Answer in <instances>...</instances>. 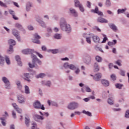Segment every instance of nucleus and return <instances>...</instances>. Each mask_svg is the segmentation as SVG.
<instances>
[{
  "label": "nucleus",
  "mask_w": 129,
  "mask_h": 129,
  "mask_svg": "<svg viewBox=\"0 0 129 129\" xmlns=\"http://www.w3.org/2000/svg\"><path fill=\"white\" fill-rule=\"evenodd\" d=\"M22 53L25 55H28L29 54H31V57L32 58V64L29 63L28 65L30 68H35V67H37V63L38 65H42V61L41 60L39 59L37 56L34 54V50L32 49H24L22 50Z\"/></svg>",
  "instance_id": "1"
},
{
  "label": "nucleus",
  "mask_w": 129,
  "mask_h": 129,
  "mask_svg": "<svg viewBox=\"0 0 129 129\" xmlns=\"http://www.w3.org/2000/svg\"><path fill=\"white\" fill-rule=\"evenodd\" d=\"M60 26L62 31H65L67 33L71 32V27L68 24L64 18H61L60 21Z\"/></svg>",
  "instance_id": "2"
},
{
  "label": "nucleus",
  "mask_w": 129,
  "mask_h": 129,
  "mask_svg": "<svg viewBox=\"0 0 129 129\" xmlns=\"http://www.w3.org/2000/svg\"><path fill=\"white\" fill-rule=\"evenodd\" d=\"M79 106V104L76 102H72L69 104L68 105V109H70L71 110H74V109H76V108H78Z\"/></svg>",
  "instance_id": "3"
},
{
  "label": "nucleus",
  "mask_w": 129,
  "mask_h": 129,
  "mask_svg": "<svg viewBox=\"0 0 129 129\" xmlns=\"http://www.w3.org/2000/svg\"><path fill=\"white\" fill-rule=\"evenodd\" d=\"M33 106L34 108L45 110V107H44V105H41V103L39 101H36L33 104Z\"/></svg>",
  "instance_id": "4"
},
{
  "label": "nucleus",
  "mask_w": 129,
  "mask_h": 129,
  "mask_svg": "<svg viewBox=\"0 0 129 129\" xmlns=\"http://www.w3.org/2000/svg\"><path fill=\"white\" fill-rule=\"evenodd\" d=\"M9 44H10V48L8 50V54H11L14 52V49H13V46H15L16 45V41L13 39H10L9 40Z\"/></svg>",
  "instance_id": "5"
},
{
  "label": "nucleus",
  "mask_w": 129,
  "mask_h": 129,
  "mask_svg": "<svg viewBox=\"0 0 129 129\" xmlns=\"http://www.w3.org/2000/svg\"><path fill=\"white\" fill-rule=\"evenodd\" d=\"M2 80L3 82H4L6 85V88L7 89H10L11 88V85L10 84V81H9V79L4 77L3 78Z\"/></svg>",
  "instance_id": "6"
},
{
  "label": "nucleus",
  "mask_w": 129,
  "mask_h": 129,
  "mask_svg": "<svg viewBox=\"0 0 129 129\" xmlns=\"http://www.w3.org/2000/svg\"><path fill=\"white\" fill-rule=\"evenodd\" d=\"M90 76H92V77H93V79L95 81H99V80L101 79L102 75L100 73H98L96 75H95L94 76L92 75H90Z\"/></svg>",
  "instance_id": "7"
},
{
  "label": "nucleus",
  "mask_w": 129,
  "mask_h": 129,
  "mask_svg": "<svg viewBox=\"0 0 129 129\" xmlns=\"http://www.w3.org/2000/svg\"><path fill=\"white\" fill-rule=\"evenodd\" d=\"M12 33L18 41H21V38H20V34H19V32H18V31H17V30L13 29Z\"/></svg>",
  "instance_id": "8"
},
{
  "label": "nucleus",
  "mask_w": 129,
  "mask_h": 129,
  "mask_svg": "<svg viewBox=\"0 0 129 129\" xmlns=\"http://www.w3.org/2000/svg\"><path fill=\"white\" fill-rule=\"evenodd\" d=\"M18 102L19 103H25L26 99L24 97V96L20 95L18 96Z\"/></svg>",
  "instance_id": "9"
},
{
  "label": "nucleus",
  "mask_w": 129,
  "mask_h": 129,
  "mask_svg": "<svg viewBox=\"0 0 129 129\" xmlns=\"http://www.w3.org/2000/svg\"><path fill=\"white\" fill-rule=\"evenodd\" d=\"M92 38L94 43H96V44H98V43H100V38H99V37L94 35L92 36Z\"/></svg>",
  "instance_id": "10"
},
{
  "label": "nucleus",
  "mask_w": 129,
  "mask_h": 129,
  "mask_svg": "<svg viewBox=\"0 0 129 129\" xmlns=\"http://www.w3.org/2000/svg\"><path fill=\"white\" fill-rule=\"evenodd\" d=\"M12 105L13 106V107H14V108L15 109H16L17 112H18V113H22V110L21 109V108H19V107L18 106V105H17V104L16 103H13Z\"/></svg>",
  "instance_id": "11"
},
{
  "label": "nucleus",
  "mask_w": 129,
  "mask_h": 129,
  "mask_svg": "<svg viewBox=\"0 0 129 129\" xmlns=\"http://www.w3.org/2000/svg\"><path fill=\"white\" fill-rule=\"evenodd\" d=\"M70 11L71 14H72L74 17H78V14L77 13V12H76V11L75 9L71 8L70 9Z\"/></svg>",
  "instance_id": "12"
},
{
  "label": "nucleus",
  "mask_w": 129,
  "mask_h": 129,
  "mask_svg": "<svg viewBox=\"0 0 129 129\" xmlns=\"http://www.w3.org/2000/svg\"><path fill=\"white\" fill-rule=\"evenodd\" d=\"M101 83L104 86H109V82L106 80H102Z\"/></svg>",
  "instance_id": "13"
},
{
  "label": "nucleus",
  "mask_w": 129,
  "mask_h": 129,
  "mask_svg": "<svg viewBox=\"0 0 129 129\" xmlns=\"http://www.w3.org/2000/svg\"><path fill=\"white\" fill-rule=\"evenodd\" d=\"M85 62L86 63V64H89L91 61V57L89 55L85 56Z\"/></svg>",
  "instance_id": "14"
},
{
  "label": "nucleus",
  "mask_w": 129,
  "mask_h": 129,
  "mask_svg": "<svg viewBox=\"0 0 129 129\" xmlns=\"http://www.w3.org/2000/svg\"><path fill=\"white\" fill-rule=\"evenodd\" d=\"M98 22H99V23H108V21L106 19L102 18L101 17H99L98 18Z\"/></svg>",
  "instance_id": "15"
},
{
  "label": "nucleus",
  "mask_w": 129,
  "mask_h": 129,
  "mask_svg": "<svg viewBox=\"0 0 129 129\" xmlns=\"http://www.w3.org/2000/svg\"><path fill=\"white\" fill-rule=\"evenodd\" d=\"M85 91L87 92H91V89H90L88 87H84L82 88V92H85Z\"/></svg>",
  "instance_id": "16"
},
{
  "label": "nucleus",
  "mask_w": 129,
  "mask_h": 129,
  "mask_svg": "<svg viewBox=\"0 0 129 129\" xmlns=\"http://www.w3.org/2000/svg\"><path fill=\"white\" fill-rule=\"evenodd\" d=\"M16 60L18 62V64L19 66H22L23 64L22 63V61H21V57H20V56H16Z\"/></svg>",
  "instance_id": "17"
},
{
  "label": "nucleus",
  "mask_w": 129,
  "mask_h": 129,
  "mask_svg": "<svg viewBox=\"0 0 129 129\" xmlns=\"http://www.w3.org/2000/svg\"><path fill=\"white\" fill-rule=\"evenodd\" d=\"M24 79H25V80H26V81H28V82H30V81H31L30 80V77H31L30 76V74H28V73H26V74H24Z\"/></svg>",
  "instance_id": "18"
},
{
  "label": "nucleus",
  "mask_w": 129,
  "mask_h": 129,
  "mask_svg": "<svg viewBox=\"0 0 129 129\" xmlns=\"http://www.w3.org/2000/svg\"><path fill=\"white\" fill-rule=\"evenodd\" d=\"M109 26L110 29H112V30H113V31H114V32H116V31H117V28H116V26L115 25H114V24H111Z\"/></svg>",
  "instance_id": "19"
},
{
  "label": "nucleus",
  "mask_w": 129,
  "mask_h": 129,
  "mask_svg": "<svg viewBox=\"0 0 129 129\" xmlns=\"http://www.w3.org/2000/svg\"><path fill=\"white\" fill-rule=\"evenodd\" d=\"M94 67V71L96 72L99 71V67L98 66V64L97 63H95Z\"/></svg>",
  "instance_id": "20"
},
{
  "label": "nucleus",
  "mask_w": 129,
  "mask_h": 129,
  "mask_svg": "<svg viewBox=\"0 0 129 129\" xmlns=\"http://www.w3.org/2000/svg\"><path fill=\"white\" fill-rule=\"evenodd\" d=\"M89 35V36L86 37V42L88 43V44H91V35L90 34Z\"/></svg>",
  "instance_id": "21"
},
{
  "label": "nucleus",
  "mask_w": 129,
  "mask_h": 129,
  "mask_svg": "<svg viewBox=\"0 0 129 129\" xmlns=\"http://www.w3.org/2000/svg\"><path fill=\"white\" fill-rule=\"evenodd\" d=\"M31 7H32V4L31 3L28 2L26 5V11H27V12L30 11Z\"/></svg>",
  "instance_id": "22"
},
{
  "label": "nucleus",
  "mask_w": 129,
  "mask_h": 129,
  "mask_svg": "<svg viewBox=\"0 0 129 129\" xmlns=\"http://www.w3.org/2000/svg\"><path fill=\"white\" fill-rule=\"evenodd\" d=\"M74 2H75V7H76L77 8H79V6H81L82 5L80 4V2H79V1H78V0H74Z\"/></svg>",
  "instance_id": "23"
},
{
  "label": "nucleus",
  "mask_w": 129,
  "mask_h": 129,
  "mask_svg": "<svg viewBox=\"0 0 129 129\" xmlns=\"http://www.w3.org/2000/svg\"><path fill=\"white\" fill-rule=\"evenodd\" d=\"M29 123H30V118L29 117H25V124L29 126Z\"/></svg>",
  "instance_id": "24"
},
{
  "label": "nucleus",
  "mask_w": 129,
  "mask_h": 129,
  "mask_svg": "<svg viewBox=\"0 0 129 129\" xmlns=\"http://www.w3.org/2000/svg\"><path fill=\"white\" fill-rule=\"evenodd\" d=\"M5 60L6 61L7 64H8V65H10V64H11V60H10V58L7 55L5 56Z\"/></svg>",
  "instance_id": "25"
},
{
  "label": "nucleus",
  "mask_w": 129,
  "mask_h": 129,
  "mask_svg": "<svg viewBox=\"0 0 129 129\" xmlns=\"http://www.w3.org/2000/svg\"><path fill=\"white\" fill-rule=\"evenodd\" d=\"M25 93H26V94H29V93H30V88L29 87H28V86H25Z\"/></svg>",
  "instance_id": "26"
},
{
  "label": "nucleus",
  "mask_w": 129,
  "mask_h": 129,
  "mask_svg": "<svg viewBox=\"0 0 129 129\" xmlns=\"http://www.w3.org/2000/svg\"><path fill=\"white\" fill-rule=\"evenodd\" d=\"M95 59L97 62H101L102 61V57L98 55L96 56Z\"/></svg>",
  "instance_id": "27"
},
{
  "label": "nucleus",
  "mask_w": 129,
  "mask_h": 129,
  "mask_svg": "<svg viewBox=\"0 0 129 129\" xmlns=\"http://www.w3.org/2000/svg\"><path fill=\"white\" fill-rule=\"evenodd\" d=\"M82 112L83 113H84L85 114L88 115V116H92V115L91 114V113H90V112L86 111L85 110H84Z\"/></svg>",
  "instance_id": "28"
},
{
  "label": "nucleus",
  "mask_w": 129,
  "mask_h": 129,
  "mask_svg": "<svg viewBox=\"0 0 129 129\" xmlns=\"http://www.w3.org/2000/svg\"><path fill=\"white\" fill-rule=\"evenodd\" d=\"M116 88L118 89H121L122 87L123 86V85L120 84H115Z\"/></svg>",
  "instance_id": "29"
},
{
  "label": "nucleus",
  "mask_w": 129,
  "mask_h": 129,
  "mask_svg": "<svg viewBox=\"0 0 129 129\" xmlns=\"http://www.w3.org/2000/svg\"><path fill=\"white\" fill-rule=\"evenodd\" d=\"M36 118L37 119H41V120H43L44 119V117H43L42 116H40L39 115H35V120H36Z\"/></svg>",
  "instance_id": "30"
},
{
  "label": "nucleus",
  "mask_w": 129,
  "mask_h": 129,
  "mask_svg": "<svg viewBox=\"0 0 129 129\" xmlns=\"http://www.w3.org/2000/svg\"><path fill=\"white\" fill-rule=\"evenodd\" d=\"M46 76V75L45 74H40L38 76L36 77L37 78H43V77H45Z\"/></svg>",
  "instance_id": "31"
},
{
  "label": "nucleus",
  "mask_w": 129,
  "mask_h": 129,
  "mask_svg": "<svg viewBox=\"0 0 129 129\" xmlns=\"http://www.w3.org/2000/svg\"><path fill=\"white\" fill-rule=\"evenodd\" d=\"M125 11H126V9H119L117 11V13L118 14H122V13H124V12H125Z\"/></svg>",
  "instance_id": "32"
},
{
  "label": "nucleus",
  "mask_w": 129,
  "mask_h": 129,
  "mask_svg": "<svg viewBox=\"0 0 129 129\" xmlns=\"http://www.w3.org/2000/svg\"><path fill=\"white\" fill-rule=\"evenodd\" d=\"M0 119L2 120V124H3V125H4V126H6V122L5 121H6V119L4 117H1L0 118Z\"/></svg>",
  "instance_id": "33"
},
{
  "label": "nucleus",
  "mask_w": 129,
  "mask_h": 129,
  "mask_svg": "<svg viewBox=\"0 0 129 129\" xmlns=\"http://www.w3.org/2000/svg\"><path fill=\"white\" fill-rule=\"evenodd\" d=\"M110 78L112 80H113V81L116 80V76H115V75L114 74H112L110 76Z\"/></svg>",
  "instance_id": "34"
},
{
  "label": "nucleus",
  "mask_w": 129,
  "mask_h": 129,
  "mask_svg": "<svg viewBox=\"0 0 129 129\" xmlns=\"http://www.w3.org/2000/svg\"><path fill=\"white\" fill-rule=\"evenodd\" d=\"M0 6L1 7H3V8H8L7 4L4 3L3 2L0 1Z\"/></svg>",
  "instance_id": "35"
},
{
  "label": "nucleus",
  "mask_w": 129,
  "mask_h": 129,
  "mask_svg": "<svg viewBox=\"0 0 129 129\" xmlns=\"http://www.w3.org/2000/svg\"><path fill=\"white\" fill-rule=\"evenodd\" d=\"M69 68L71 69V70H75V69H76V67L73 64H70Z\"/></svg>",
  "instance_id": "36"
},
{
  "label": "nucleus",
  "mask_w": 129,
  "mask_h": 129,
  "mask_svg": "<svg viewBox=\"0 0 129 129\" xmlns=\"http://www.w3.org/2000/svg\"><path fill=\"white\" fill-rule=\"evenodd\" d=\"M54 38L55 39H60L61 38V35L59 34H56L54 35Z\"/></svg>",
  "instance_id": "37"
},
{
  "label": "nucleus",
  "mask_w": 129,
  "mask_h": 129,
  "mask_svg": "<svg viewBox=\"0 0 129 129\" xmlns=\"http://www.w3.org/2000/svg\"><path fill=\"white\" fill-rule=\"evenodd\" d=\"M105 5L107 7H110L111 3H110V0H106Z\"/></svg>",
  "instance_id": "38"
},
{
  "label": "nucleus",
  "mask_w": 129,
  "mask_h": 129,
  "mask_svg": "<svg viewBox=\"0 0 129 129\" xmlns=\"http://www.w3.org/2000/svg\"><path fill=\"white\" fill-rule=\"evenodd\" d=\"M32 125H33L31 129H37V124L36 122H32Z\"/></svg>",
  "instance_id": "39"
},
{
  "label": "nucleus",
  "mask_w": 129,
  "mask_h": 129,
  "mask_svg": "<svg viewBox=\"0 0 129 129\" xmlns=\"http://www.w3.org/2000/svg\"><path fill=\"white\" fill-rule=\"evenodd\" d=\"M16 84L19 88V89H21L22 88V85L21 84L20 82H17Z\"/></svg>",
  "instance_id": "40"
},
{
  "label": "nucleus",
  "mask_w": 129,
  "mask_h": 129,
  "mask_svg": "<svg viewBox=\"0 0 129 129\" xmlns=\"http://www.w3.org/2000/svg\"><path fill=\"white\" fill-rule=\"evenodd\" d=\"M108 103L109 104H110V105H112V104H113V101H112V100H111V99L109 98L108 99Z\"/></svg>",
  "instance_id": "41"
},
{
  "label": "nucleus",
  "mask_w": 129,
  "mask_h": 129,
  "mask_svg": "<svg viewBox=\"0 0 129 129\" xmlns=\"http://www.w3.org/2000/svg\"><path fill=\"white\" fill-rule=\"evenodd\" d=\"M15 26L18 29H22V25L19 23H16Z\"/></svg>",
  "instance_id": "42"
},
{
  "label": "nucleus",
  "mask_w": 129,
  "mask_h": 129,
  "mask_svg": "<svg viewBox=\"0 0 129 129\" xmlns=\"http://www.w3.org/2000/svg\"><path fill=\"white\" fill-rule=\"evenodd\" d=\"M115 63L117 64L118 66H121V61L120 60H117Z\"/></svg>",
  "instance_id": "43"
},
{
  "label": "nucleus",
  "mask_w": 129,
  "mask_h": 129,
  "mask_svg": "<svg viewBox=\"0 0 129 129\" xmlns=\"http://www.w3.org/2000/svg\"><path fill=\"white\" fill-rule=\"evenodd\" d=\"M79 8L81 12H82V13H83V12H84V8L82 6V5H79Z\"/></svg>",
  "instance_id": "44"
},
{
  "label": "nucleus",
  "mask_w": 129,
  "mask_h": 129,
  "mask_svg": "<svg viewBox=\"0 0 129 129\" xmlns=\"http://www.w3.org/2000/svg\"><path fill=\"white\" fill-rule=\"evenodd\" d=\"M125 117H126V118H129V110H127L125 114Z\"/></svg>",
  "instance_id": "45"
},
{
  "label": "nucleus",
  "mask_w": 129,
  "mask_h": 129,
  "mask_svg": "<svg viewBox=\"0 0 129 129\" xmlns=\"http://www.w3.org/2000/svg\"><path fill=\"white\" fill-rule=\"evenodd\" d=\"M99 10H98V7H96L95 9V10H93V12L95 13V14H97V13H98L99 12Z\"/></svg>",
  "instance_id": "46"
},
{
  "label": "nucleus",
  "mask_w": 129,
  "mask_h": 129,
  "mask_svg": "<svg viewBox=\"0 0 129 129\" xmlns=\"http://www.w3.org/2000/svg\"><path fill=\"white\" fill-rule=\"evenodd\" d=\"M34 38H35V39H41V37L39 35H38V34H37V33H35V34H34Z\"/></svg>",
  "instance_id": "47"
},
{
  "label": "nucleus",
  "mask_w": 129,
  "mask_h": 129,
  "mask_svg": "<svg viewBox=\"0 0 129 129\" xmlns=\"http://www.w3.org/2000/svg\"><path fill=\"white\" fill-rule=\"evenodd\" d=\"M5 61V57L0 55V64Z\"/></svg>",
  "instance_id": "48"
},
{
  "label": "nucleus",
  "mask_w": 129,
  "mask_h": 129,
  "mask_svg": "<svg viewBox=\"0 0 129 129\" xmlns=\"http://www.w3.org/2000/svg\"><path fill=\"white\" fill-rule=\"evenodd\" d=\"M51 52L52 54H57V53H58L59 51L58 50V49H53V50H51Z\"/></svg>",
  "instance_id": "49"
},
{
  "label": "nucleus",
  "mask_w": 129,
  "mask_h": 129,
  "mask_svg": "<svg viewBox=\"0 0 129 129\" xmlns=\"http://www.w3.org/2000/svg\"><path fill=\"white\" fill-rule=\"evenodd\" d=\"M33 42L35 43L36 44H40V40L38 39H33Z\"/></svg>",
  "instance_id": "50"
},
{
  "label": "nucleus",
  "mask_w": 129,
  "mask_h": 129,
  "mask_svg": "<svg viewBox=\"0 0 129 129\" xmlns=\"http://www.w3.org/2000/svg\"><path fill=\"white\" fill-rule=\"evenodd\" d=\"M87 7H88V8H89V9L91 8V3H90V2L88 1L87 2Z\"/></svg>",
  "instance_id": "51"
},
{
  "label": "nucleus",
  "mask_w": 129,
  "mask_h": 129,
  "mask_svg": "<svg viewBox=\"0 0 129 129\" xmlns=\"http://www.w3.org/2000/svg\"><path fill=\"white\" fill-rule=\"evenodd\" d=\"M120 74L121 76H125V73L123 71H120Z\"/></svg>",
  "instance_id": "52"
},
{
  "label": "nucleus",
  "mask_w": 129,
  "mask_h": 129,
  "mask_svg": "<svg viewBox=\"0 0 129 129\" xmlns=\"http://www.w3.org/2000/svg\"><path fill=\"white\" fill-rule=\"evenodd\" d=\"M5 2L7 5H10L12 3L11 0H5Z\"/></svg>",
  "instance_id": "53"
},
{
  "label": "nucleus",
  "mask_w": 129,
  "mask_h": 129,
  "mask_svg": "<svg viewBox=\"0 0 129 129\" xmlns=\"http://www.w3.org/2000/svg\"><path fill=\"white\" fill-rule=\"evenodd\" d=\"M70 65H69V64L68 63V62H66L64 64V68H69V66Z\"/></svg>",
  "instance_id": "54"
},
{
  "label": "nucleus",
  "mask_w": 129,
  "mask_h": 129,
  "mask_svg": "<svg viewBox=\"0 0 129 129\" xmlns=\"http://www.w3.org/2000/svg\"><path fill=\"white\" fill-rule=\"evenodd\" d=\"M106 41H107V38L106 37V36H105V35L104 36V37L103 38V41H102V43H105V42H106Z\"/></svg>",
  "instance_id": "55"
},
{
  "label": "nucleus",
  "mask_w": 129,
  "mask_h": 129,
  "mask_svg": "<svg viewBox=\"0 0 129 129\" xmlns=\"http://www.w3.org/2000/svg\"><path fill=\"white\" fill-rule=\"evenodd\" d=\"M9 13L12 16L15 15V12L14 11L9 10Z\"/></svg>",
  "instance_id": "56"
},
{
  "label": "nucleus",
  "mask_w": 129,
  "mask_h": 129,
  "mask_svg": "<svg viewBox=\"0 0 129 129\" xmlns=\"http://www.w3.org/2000/svg\"><path fill=\"white\" fill-rule=\"evenodd\" d=\"M28 30H29V31H32V30H34V28L33 27V26L30 25L28 27Z\"/></svg>",
  "instance_id": "57"
},
{
  "label": "nucleus",
  "mask_w": 129,
  "mask_h": 129,
  "mask_svg": "<svg viewBox=\"0 0 129 129\" xmlns=\"http://www.w3.org/2000/svg\"><path fill=\"white\" fill-rule=\"evenodd\" d=\"M40 25L41 26V27H43V28L45 27V23L43 21H41L40 22Z\"/></svg>",
  "instance_id": "58"
},
{
  "label": "nucleus",
  "mask_w": 129,
  "mask_h": 129,
  "mask_svg": "<svg viewBox=\"0 0 129 129\" xmlns=\"http://www.w3.org/2000/svg\"><path fill=\"white\" fill-rule=\"evenodd\" d=\"M42 51H46L47 48L45 46H42L41 47Z\"/></svg>",
  "instance_id": "59"
},
{
  "label": "nucleus",
  "mask_w": 129,
  "mask_h": 129,
  "mask_svg": "<svg viewBox=\"0 0 129 129\" xmlns=\"http://www.w3.org/2000/svg\"><path fill=\"white\" fill-rule=\"evenodd\" d=\"M45 85H47V86H51V82L47 81L46 83L45 84Z\"/></svg>",
  "instance_id": "60"
},
{
  "label": "nucleus",
  "mask_w": 129,
  "mask_h": 129,
  "mask_svg": "<svg viewBox=\"0 0 129 129\" xmlns=\"http://www.w3.org/2000/svg\"><path fill=\"white\" fill-rule=\"evenodd\" d=\"M97 14L99 15V16H103V13L100 11H99L97 13Z\"/></svg>",
  "instance_id": "61"
},
{
  "label": "nucleus",
  "mask_w": 129,
  "mask_h": 129,
  "mask_svg": "<svg viewBox=\"0 0 129 129\" xmlns=\"http://www.w3.org/2000/svg\"><path fill=\"white\" fill-rule=\"evenodd\" d=\"M37 55H38V56L39 57V58H43V55L40 53H39V52H37L36 53Z\"/></svg>",
  "instance_id": "62"
},
{
  "label": "nucleus",
  "mask_w": 129,
  "mask_h": 129,
  "mask_svg": "<svg viewBox=\"0 0 129 129\" xmlns=\"http://www.w3.org/2000/svg\"><path fill=\"white\" fill-rule=\"evenodd\" d=\"M12 115L13 116V117H14V118H16V113L15 112V111H12Z\"/></svg>",
  "instance_id": "63"
},
{
  "label": "nucleus",
  "mask_w": 129,
  "mask_h": 129,
  "mask_svg": "<svg viewBox=\"0 0 129 129\" xmlns=\"http://www.w3.org/2000/svg\"><path fill=\"white\" fill-rule=\"evenodd\" d=\"M108 45L109 46H112V45H113V42L109 41V42H108Z\"/></svg>",
  "instance_id": "64"
}]
</instances>
